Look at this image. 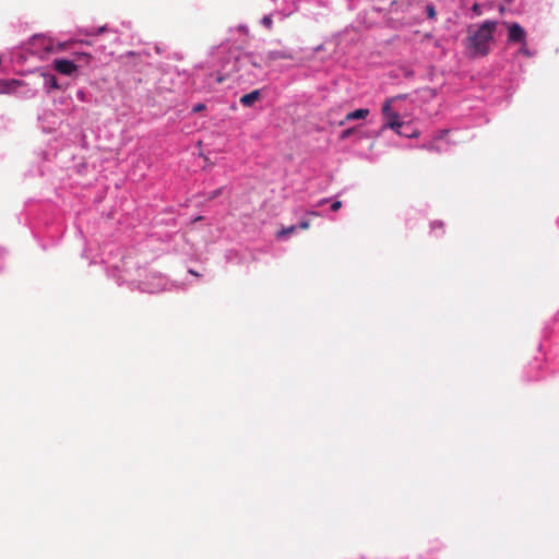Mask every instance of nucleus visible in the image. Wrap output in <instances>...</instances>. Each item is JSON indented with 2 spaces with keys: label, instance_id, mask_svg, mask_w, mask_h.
Returning a JSON list of instances; mask_svg holds the SVG:
<instances>
[{
  "label": "nucleus",
  "instance_id": "nucleus-1",
  "mask_svg": "<svg viewBox=\"0 0 559 559\" xmlns=\"http://www.w3.org/2000/svg\"><path fill=\"white\" fill-rule=\"evenodd\" d=\"M496 27L495 21H485L475 29L468 28V48L473 50L474 55L485 56L488 53Z\"/></svg>",
  "mask_w": 559,
  "mask_h": 559
},
{
  "label": "nucleus",
  "instance_id": "nucleus-2",
  "mask_svg": "<svg viewBox=\"0 0 559 559\" xmlns=\"http://www.w3.org/2000/svg\"><path fill=\"white\" fill-rule=\"evenodd\" d=\"M294 55L287 49H273L265 53V61L272 63L277 60H293Z\"/></svg>",
  "mask_w": 559,
  "mask_h": 559
},
{
  "label": "nucleus",
  "instance_id": "nucleus-3",
  "mask_svg": "<svg viewBox=\"0 0 559 559\" xmlns=\"http://www.w3.org/2000/svg\"><path fill=\"white\" fill-rule=\"evenodd\" d=\"M52 64L56 71L64 75H71L78 68L73 61L67 59H55Z\"/></svg>",
  "mask_w": 559,
  "mask_h": 559
},
{
  "label": "nucleus",
  "instance_id": "nucleus-4",
  "mask_svg": "<svg viewBox=\"0 0 559 559\" xmlns=\"http://www.w3.org/2000/svg\"><path fill=\"white\" fill-rule=\"evenodd\" d=\"M526 33L524 28L518 24L512 23L509 25L508 39L513 43H525Z\"/></svg>",
  "mask_w": 559,
  "mask_h": 559
},
{
  "label": "nucleus",
  "instance_id": "nucleus-5",
  "mask_svg": "<svg viewBox=\"0 0 559 559\" xmlns=\"http://www.w3.org/2000/svg\"><path fill=\"white\" fill-rule=\"evenodd\" d=\"M385 127L395 130L399 134L402 133L400 129L402 128L403 123L400 121V116L397 112H393L388 118H385Z\"/></svg>",
  "mask_w": 559,
  "mask_h": 559
},
{
  "label": "nucleus",
  "instance_id": "nucleus-6",
  "mask_svg": "<svg viewBox=\"0 0 559 559\" xmlns=\"http://www.w3.org/2000/svg\"><path fill=\"white\" fill-rule=\"evenodd\" d=\"M369 112H370L369 109H366V108H360V109L354 110L352 112H348L345 116V119L340 122V124L341 126L344 124L345 121L365 119L368 117Z\"/></svg>",
  "mask_w": 559,
  "mask_h": 559
},
{
  "label": "nucleus",
  "instance_id": "nucleus-7",
  "mask_svg": "<svg viewBox=\"0 0 559 559\" xmlns=\"http://www.w3.org/2000/svg\"><path fill=\"white\" fill-rule=\"evenodd\" d=\"M260 98V91L254 90L248 94H245L240 97V104L245 107L252 106Z\"/></svg>",
  "mask_w": 559,
  "mask_h": 559
},
{
  "label": "nucleus",
  "instance_id": "nucleus-8",
  "mask_svg": "<svg viewBox=\"0 0 559 559\" xmlns=\"http://www.w3.org/2000/svg\"><path fill=\"white\" fill-rule=\"evenodd\" d=\"M21 83L16 80H1L0 81V93L9 94L16 90Z\"/></svg>",
  "mask_w": 559,
  "mask_h": 559
},
{
  "label": "nucleus",
  "instance_id": "nucleus-9",
  "mask_svg": "<svg viewBox=\"0 0 559 559\" xmlns=\"http://www.w3.org/2000/svg\"><path fill=\"white\" fill-rule=\"evenodd\" d=\"M397 97H391L386 99L382 107V114L385 118H388L390 115H392L394 111L391 110V104L396 99Z\"/></svg>",
  "mask_w": 559,
  "mask_h": 559
},
{
  "label": "nucleus",
  "instance_id": "nucleus-10",
  "mask_svg": "<svg viewBox=\"0 0 559 559\" xmlns=\"http://www.w3.org/2000/svg\"><path fill=\"white\" fill-rule=\"evenodd\" d=\"M46 85L49 88H51V90H58L59 88V84H58L57 78L55 75H49L46 79Z\"/></svg>",
  "mask_w": 559,
  "mask_h": 559
},
{
  "label": "nucleus",
  "instance_id": "nucleus-11",
  "mask_svg": "<svg viewBox=\"0 0 559 559\" xmlns=\"http://www.w3.org/2000/svg\"><path fill=\"white\" fill-rule=\"evenodd\" d=\"M296 229H297V226H295V225L289 226L287 228H283L282 230L278 231L277 236L278 237L287 236L289 234H293Z\"/></svg>",
  "mask_w": 559,
  "mask_h": 559
},
{
  "label": "nucleus",
  "instance_id": "nucleus-12",
  "mask_svg": "<svg viewBox=\"0 0 559 559\" xmlns=\"http://www.w3.org/2000/svg\"><path fill=\"white\" fill-rule=\"evenodd\" d=\"M261 23L267 29H272V27H273V20L271 17V15L263 16V19L261 20Z\"/></svg>",
  "mask_w": 559,
  "mask_h": 559
},
{
  "label": "nucleus",
  "instance_id": "nucleus-13",
  "mask_svg": "<svg viewBox=\"0 0 559 559\" xmlns=\"http://www.w3.org/2000/svg\"><path fill=\"white\" fill-rule=\"evenodd\" d=\"M426 13H427V17L430 20H433L437 15L436 9L431 4L426 7Z\"/></svg>",
  "mask_w": 559,
  "mask_h": 559
},
{
  "label": "nucleus",
  "instance_id": "nucleus-14",
  "mask_svg": "<svg viewBox=\"0 0 559 559\" xmlns=\"http://www.w3.org/2000/svg\"><path fill=\"white\" fill-rule=\"evenodd\" d=\"M342 205H343V204H342V202H341V201H338V200H336V201H334V202L331 204V210H332L333 212H336V211H338V210L342 207Z\"/></svg>",
  "mask_w": 559,
  "mask_h": 559
},
{
  "label": "nucleus",
  "instance_id": "nucleus-15",
  "mask_svg": "<svg viewBox=\"0 0 559 559\" xmlns=\"http://www.w3.org/2000/svg\"><path fill=\"white\" fill-rule=\"evenodd\" d=\"M205 109V105L204 104H197L194 107H193V112H199V111H202Z\"/></svg>",
  "mask_w": 559,
  "mask_h": 559
},
{
  "label": "nucleus",
  "instance_id": "nucleus-16",
  "mask_svg": "<svg viewBox=\"0 0 559 559\" xmlns=\"http://www.w3.org/2000/svg\"><path fill=\"white\" fill-rule=\"evenodd\" d=\"M309 226H310V223L308 221H301L298 225V227L301 229H308Z\"/></svg>",
  "mask_w": 559,
  "mask_h": 559
},
{
  "label": "nucleus",
  "instance_id": "nucleus-17",
  "mask_svg": "<svg viewBox=\"0 0 559 559\" xmlns=\"http://www.w3.org/2000/svg\"><path fill=\"white\" fill-rule=\"evenodd\" d=\"M221 192H222V189H217V190L211 192L209 195V199H214V198L218 197L221 194Z\"/></svg>",
  "mask_w": 559,
  "mask_h": 559
},
{
  "label": "nucleus",
  "instance_id": "nucleus-18",
  "mask_svg": "<svg viewBox=\"0 0 559 559\" xmlns=\"http://www.w3.org/2000/svg\"><path fill=\"white\" fill-rule=\"evenodd\" d=\"M353 130L352 129H347L345 131H343L342 133V139H345L347 138L349 134H352Z\"/></svg>",
  "mask_w": 559,
  "mask_h": 559
},
{
  "label": "nucleus",
  "instance_id": "nucleus-19",
  "mask_svg": "<svg viewBox=\"0 0 559 559\" xmlns=\"http://www.w3.org/2000/svg\"><path fill=\"white\" fill-rule=\"evenodd\" d=\"M106 29H107L106 26H102V27L97 28V31L93 32V34H97L98 35V34L104 33Z\"/></svg>",
  "mask_w": 559,
  "mask_h": 559
},
{
  "label": "nucleus",
  "instance_id": "nucleus-20",
  "mask_svg": "<svg viewBox=\"0 0 559 559\" xmlns=\"http://www.w3.org/2000/svg\"><path fill=\"white\" fill-rule=\"evenodd\" d=\"M521 51L527 55V50L525 48H522Z\"/></svg>",
  "mask_w": 559,
  "mask_h": 559
}]
</instances>
